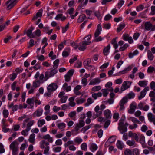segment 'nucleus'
Listing matches in <instances>:
<instances>
[{
	"label": "nucleus",
	"mask_w": 155,
	"mask_h": 155,
	"mask_svg": "<svg viewBox=\"0 0 155 155\" xmlns=\"http://www.w3.org/2000/svg\"><path fill=\"white\" fill-rule=\"evenodd\" d=\"M57 69L54 68L52 69L50 72L48 71L45 72V74L44 81H46L50 77L54 76L57 73Z\"/></svg>",
	"instance_id": "1"
},
{
	"label": "nucleus",
	"mask_w": 155,
	"mask_h": 155,
	"mask_svg": "<svg viewBox=\"0 0 155 155\" xmlns=\"http://www.w3.org/2000/svg\"><path fill=\"white\" fill-rule=\"evenodd\" d=\"M10 148L12 150L13 155H17L18 148L17 142L15 141L13 142L10 145Z\"/></svg>",
	"instance_id": "2"
},
{
	"label": "nucleus",
	"mask_w": 155,
	"mask_h": 155,
	"mask_svg": "<svg viewBox=\"0 0 155 155\" xmlns=\"http://www.w3.org/2000/svg\"><path fill=\"white\" fill-rule=\"evenodd\" d=\"M145 29L147 31H155V25H152L150 22H147L144 24Z\"/></svg>",
	"instance_id": "3"
},
{
	"label": "nucleus",
	"mask_w": 155,
	"mask_h": 155,
	"mask_svg": "<svg viewBox=\"0 0 155 155\" xmlns=\"http://www.w3.org/2000/svg\"><path fill=\"white\" fill-rule=\"evenodd\" d=\"M34 28V27L31 26L28 30L24 31V34H26L27 36L30 38H34L35 37V35L32 33V31Z\"/></svg>",
	"instance_id": "4"
},
{
	"label": "nucleus",
	"mask_w": 155,
	"mask_h": 155,
	"mask_svg": "<svg viewBox=\"0 0 155 155\" xmlns=\"http://www.w3.org/2000/svg\"><path fill=\"white\" fill-rule=\"evenodd\" d=\"M74 142L71 140H69L64 144L65 147H68L69 150L72 151H75L76 150V147L73 145Z\"/></svg>",
	"instance_id": "5"
},
{
	"label": "nucleus",
	"mask_w": 155,
	"mask_h": 155,
	"mask_svg": "<svg viewBox=\"0 0 155 155\" xmlns=\"http://www.w3.org/2000/svg\"><path fill=\"white\" fill-rule=\"evenodd\" d=\"M85 42L82 41L79 43L78 47V49L79 50L84 51L86 48V46L90 45L91 43V42L85 43Z\"/></svg>",
	"instance_id": "6"
},
{
	"label": "nucleus",
	"mask_w": 155,
	"mask_h": 155,
	"mask_svg": "<svg viewBox=\"0 0 155 155\" xmlns=\"http://www.w3.org/2000/svg\"><path fill=\"white\" fill-rule=\"evenodd\" d=\"M58 85L56 83H53L50 84L47 87V90L48 92H53L56 90Z\"/></svg>",
	"instance_id": "7"
},
{
	"label": "nucleus",
	"mask_w": 155,
	"mask_h": 155,
	"mask_svg": "<svg viewBox=\"0 0 155 155\" xmlns=\"http://www.w3.org/2000/svg\"><path fill=\"white\" fill-rule=\"evenodd\" d=\"M128 101V98L127 97H124L120 101L119 103V105L120 106V110H123L125 107L124 106V104Z\"/></svg>",
	"instance_id": "8"
},
{
	"label": "nucleus",
	"mask_w": 155,
	"mask_h": 155,
	"mask_svg": "<svg viewBox=\"0 0 155 155\" xmlns=\"http://www.w3.org/2000/svg\"><path fill=\"white\" fill-rule=\"evenodd\" d=\"M131 83V82L130 81H124L121 87V90L123 91L129 88L130 87Z\"/></svg>",
	"instance_id": "9"
},
{
	"label": "nucleus",
	"mask_w": 155,
	"mask_h": 155,
	"mask_svg": "<svg viewBox=\"0 0 155 155\" xmlns=\"http://www.w3.org/2000/svg\"><path fill=\"white\" fill-rule=\"evenodd\" d=\"M17 2H15L11 1H7L6 3L5 4L7 6V9L9 10L11 9L13 7H14L16 4Z\"/></svg>",
	"instance_id": "10"
},
{
	"label": "nucleus",
	"mask_w": 155,
	"mask_h": 155,
	"mask_svg": "<svg viewBox=\"0 0 155 155\" xmlns=\"http://www.w3.org/2000/svg\"><path fill=\"white\" fill-rule=\"evenodd\" d=\"M102 30L101 25L100 24H99L97 27V28L94 34V38H97L101 34V31Z\"/></svg>",
	"instance_id": "11"
},
{
	"label": "nucleus",
	"mask_w": 155,
	"mask_h": 155,
	"mask_svg": "<svg viewBox=\"0 0 155 155\" xmlns=\"http://www.w3.org/2000/svg\"><path fill=\"white\" fill-rule=\"evenodd\" d=\"M71 41L69 40H64L63 41V42L61 43L58 46V48L59 50H61L64 48V46L63 45V44H64L65 45H69V43Z\"/></svg>",
	"instance_id": "12"
},
{
	"label": "nucleus",
	"mask_w": 155,
	"mask_h": 155,
	"mask_svg": "<svg viewBox=\"0 0 155 155\" xmlns=\"http://www.w3.org/2000/svg\"><path fill=\"white\" fill-rule=\"evenodd\" d=\"M128 136L129 137L134 138L137 142H138L139 137L136 134L133 133L131 131H129L128 133Z\"/></svg>",
	"instance_id": "13"
},
{
	"label": "nucleus",
	"mask_w": 155,
	"mask_h": 155,
	"mask_svg": "<svg viewBox=\"0 0 155 155\" xmlns=\"http://www.w3.org/2000/svg\"><path fill=\"white\" fill-rule=\"evenodd\" d=\"M43 111V110L41 108L37 109L33 114V117H35L41 116L42 114Z\"/></svg>",
	"instance_id": "14"
},
{
	"label": "nucleus",
	"mask_w": 155,
	"mask_h": 155,
	"mask_svg": "<svg viewBox=\"0 0 155 155\" xmlns=\"http://www.w3.org/2000/svg\"><path fill=\"white\" fill-rule=\"evenodd\" d=\"M81 86L80 85H77L75 87L74 90V92L76 95H80L81 94V93L79 90L81 89Z\"/></svg>",
	"instance_id": "15"
},
{
	"label": "nucleus",
	"mask_w": 155,
	"mask_h": 155,
	"mask_svg": "<svg viewBox=\"0 0 155 155\" xmlns=\"http://www.w3.org/2000/svg\"><path fill=\"white\" fill-rule=\"evenodd\" d=\"M104 116L106 119H110L111 117V111L109 109L106 110L104 112Z\"/></svg>",
	"instance_id": "16"
},
{
	"label": "nucleus",
	"mask_w": 155,
	"mask_h": 155,
	"mask_svg": "<svg viewBox=\"0 0 155 155\" xmlns=\"http://www.w3.org/2000/svg\"><path fill=\"white\" fill-rule=\"evenodd\" d=\"M110 44L108 45L106 47H104L103 51V53L104 55L107 56L109 54L110 52Z\"/></svg>",
	"instance_id": "17"
},
{
	"label": "nucleus",
	"mask_w": 155,
	"mask_h": 155,
	"mask_svg": "<svg viewBox=\"0 0 155 155\" xmlns=\"http://www.w3.org/2000/svg\"><path fill=\"white\" fill-rule=\"evenodd\" d=\"M98 147V146L96 144L92 143L90 144L89 149L91 152H94L97 150Z\"/></svg>",
	"instance_id": "18"
},
{
	"label": "nucleus",
	"mask_w": 155,
	"mask_h": 155,
	"mask_svg": "<svg viewBox=\"0 0 155 155\" xmlns=\"http://www.w3.org/2000/svg\"><path fill=\"white\" fill-rule=\"evenodd\" d=\"M136 106L133 104H131L130 106V109L128 110V112L130 114H132L134 112L136 109Z\"/></svg>",
	"instance_id": "19"
},
{
	"label": "nucleus",
	"mask_w": 155,
	"mask_h": 155,
	"mask_svg": "<svg viewBox=\"0 0 155 155\" xmlns=\"http://www.w3.org/2000/svg\"><path fill=\"white\" fill-rule=\"evenodd\" d=\"M148 117L149 121L150 122H153L155 125V117L153 116L152 113H149L148 114Z\"/></svg>",
	"instance_id": "20"
},
{
	"label": "nucleus",
	"mask_w": 155,
	"mask_h": 155,
	"mask_svg": "<svg viewBox=\"0 0 155 155\" xmlns=\"http://www.w3.org/2000/svg\"><path fill=\"white\" fill-rule=\"evenodd\" d=\"M101 80L99 78H95L91 80L89 84V85H94L97 83H99L100 82Z\"/></svg>",
	"instance_id": "21"
},
{
	"label": "nucleus",
	"mask_w": 155,
	"mask_h": 155,
	"mask_svg": "<svg viewBox=\"0 0 155 155\" xmlns=\"http://www.w3.org/2000/svg\"><path fill=\"white\" fill-rule=\"evenodd\" d=\"M43 138L45 140H47L48 142L51 143H52L53 141V138L51 137L49 134H47L44 136L43 137Z\"/></svg>",
	"instance_id": "22"
},
{
	"label": "nucleus",
	"mask_w": 155,
	"mask_h": 155,
	"mask_svg": "<svg viewBox=\"0 0 155 155\" xmlns=\"http://www.w3.org/2000/svg\"><path fill=\"white\" fill-rule=\"evenodd\" d=\"M35 134L34 133L31 134L30 136L28 139L29 142L33 144H34L35 143Z\"/></svg>",
	"instance_id": "23"
},
{
	"label": "nucleus",
	"mask_w": 155,
	"mask_h": 155,
	"mask_svg": "<svg viewBox=\"0 0 155 155\" xmlns=\"http://www.w3.org/2000/svg\"><path fill=\"white\" fill-rule=\"evenodd\" d=\"M86 17L85 14H82L80 15L77 21V22L81 23L86 18Z\"/></svg>",
	"instance_id": "24"
},
{
	"label": "nucleus",
	"mask_w": 155,
	"mask_h": 155,
	"mask_svg": "<svg viewBox=\"0 0 155 155\" xmlns=\"http://www.w3.org/2000/svg\"><path fill=\"white\" fill-rule=\"evenodd\" d=\"M62 89L63 90L68 92L71 90V87L70 86H68L67 83H65L63 86Z\"/></svg>",
	"instance_id": "25"
},
{
	"label": "nucleus",
	"mask_w": 155,
	"mask_h": 155,
	"mask_svg": "<svg viewBox=\"0 0 155 155\" xmlns=\"http://www.w3.org/2000/svg\"><path fill=\"white\" fill-rule=\"evenodd\" d=\"M116 38H114L111 41V44L113 45L114 48L115 49H116L118 48V46L117 41H116Z\"/></svg>",
	"instance_id": "26"
},
{
	"label": "nucleus",
	"mask_w": 155,
	"mask_h": 155,
	"mask_svg": "<svg viewBox=\"0 0 155 155\" xmlns=\"http://www.w3.org/2000/svg\"><path fill=\"white\" fill-rule=\"evenodd\" d=\"M126 143L130 147H133L136 146V144L134 140H128L127 141Z\"/></svg>",
	"instance_id": "27"
},
{
	"label": "nucleus",
	"mask_w": 155,
	"mask_h": 155,
	"mask_svg": "<svg viewBox=\"0 0 155 155\" xmlns=\"http://www.w3.org/2000/svg\"><path fill=\"white\" fill-rule=\"evenodd\" d=\"M117 146L119 149L122 150L124 147V145L122 142L119 140H118L117 143Z\"/></svg>",
	"instance_id": "28"
},
{
	"label": "nucleus",
	"mask_w": 155,
	"mask_h": 155,
	"mask_svg": "<svg viewBox=\"0 0 155 155\" xmlns=\"http://www.w3.org/2000/svg\"><path fill=\"white\" fill-rule=\"evenodd\" d=\"M132 68V67L131 66H129L127 68H125L124 70L120 71L119 73L122 74L127 73L128 71H130Z\"/></svg>",
	"instance_id": "29"
},
{
	"label": "nucleus",
	"mask_w": 155,
	"mask_h": 155,
	"mask_svg": "<svg viewBox=\"0 0 155 155\" xmlns=\"http://www.w3.org/2000/svg\"><path fill=\"white\" fill-rule=\"evenodd\" d=\"M40 82L39 80H35L33 83L32 87L34 88H36L40 86Z\"/></svg>",
	"instance_id": "30"
},
{
	"label": "nucleus",
	"mask_w": 155,
	"mask_h": 155,
	"mask_svg": "<svg viewBox=\"0 0 155 155\" xmlns=\"http://www.w3.org/2000/svg\"><path fill=\"white\" fill-rule=\"evenodd\" d=\"M147 81L146 80L140 81L138 83V84L141 87H144L147 85Z\"/></svg>",
	"instance_id": "31"
},
{
	"label": "nucleus",
	"mask_w": 155,
	"mask_h": 155,
	"mask_svg": "<svg viewBox=\"0 0 155 155\" xmlns=\"http://www.w3.org/2000/svg\"><path fill=\"white\" fill-rule=\"evenodd\" d=\"M66 124L64 123H61L57 124V127L58 129L61 130V131L64 130L66 127Z\"/></svg>",
	"instance_id": "32"
},
{
	"label": "nucleus",
	"mask_w": 155,
	"mask_h": 155,
	"mask_svg": "<svg viewBox=\"0 0 155 155\" xmlns=\"http://www.w3.org/2000/svg\"><path fill=\"white\" fill-rule=\"evenodd\" d=\"M118 129L121 134H123L127 131V127H125L123 126L121 127H118Z\"/></svg>",
	"instance_id": "33"
},
{
	"label": "nucleus",
	"mask_w": 155,
	"mask_h": 155,
	"mask_svg": "<svg viewBox=\"0 0 155 155\" xmlns=\"http://www.w3.org/2000/svg\"><path fill=\"white\" fill-rule=\"evenodd\" d=\"M147 57L148 59L150 61L153 60L154 58V55L150 50L147 51Z\"/></svg>",
	"instance_id": "34"
},
{
	"label": "nucleus",
	"mask_w": 155,
	"mask_h": 155,
	"mask_svg": "<svg viewBox=\"0 0 155 155\" xmlns=\"http://www.w3.org/2000/svg\"><path fill=\"white\" fill-rule=\"evenodd\" d=\"M68 51L64 50L62 53V55L64 57H68L70 54V49L69 48H67Z\"/></svg>",
	"instance_id": "35"
},
{
	"label": "nucleus",
	"mask_w": 155,
	"mask_h": 155,
	"mask_svg": "<svg viewBox=\"0 0 155 155\" xmlns=\"http://www.w3.org/2000/svg\"><path fill=\"white\" fill-rule=\"evenodd\" d=\"M74 142L77 144H79L83 141V140L81 138L77 137L74 140Z\"/></svg>",
	"instance_id": "36"
},
{
	"label": "nucleus",
	"mask_w": 155,
	"mask_h": 155,
	"mask_svg": "<svg viewBox=\"0 0 155 155\" xmlns=\"http://www.w3.org/2000/svg\"><path fill=\"white\" fill-rule=\"evenodd\" d=\"M95 112L93 114V117L94 118H96L100 116L102 113V110H101L99 111H97Z\"/></svg>",
	"instance_id": "37"
},
{
	"label": "nucleus",
	"mask_w": 155,
	"mask_h": 155,
	"mask_svg": "<svg viewBox=\"0 0 155 155\" xmlns=\"http://www.w3.org/2000/svg\"><path fill=\"white\" fill-rule=\"evenodd\" d=\"M34 120H31L28 122L26 125V128L28 130H30L31 129V127L34 124Z\"/></svg>",
	"instance_id": "38"
},
{
	"label": "nucleus",
	"mask_w": 155,
	"mask_h": 155,
	"mask_svg": "<svg viewBox=\"0 0 155 155\" xmlns=\"http://www.w3.org/2000/svg\"><path fill=\"white\" fill-rule=\"evenodd\" d=\"M34 100V97H32V98H28L26 102L30 105H32V106H33Z\"/></svg>",
	"instance_id": "39"
},
{
	"label": "nucleus",
	"mask_w": 155,
	"mask_h": 155,
	"mask_svg": "<svg viewBox=\"0 0 155 155\" xmlns=\"http://www.w3.org/2000/svg\"><path fill=\"white\" fill-rule=\"evenodd\" d=\"M94 15L97 17L98 19L101 20L102 17L101 14L100 12L99 11H96L94 12Z\"/></svg>",
	"instance_id": "40"
},
{
	"label": "nucleus",
	"mask_w": 155,
	"mask_h": 155,
	"mask_svg": "<svg viewBox=\"0 0 155 155\" xmlns=\"http://www.w3.org/2000/svg\"><path fill=\"white\" fill-rule=\"evenodd\" d=\"M81 148L82 150L84 151H86L87 150V147L86 143H83L81 145Z\"/></svg>",
	"instance_id": "41"
},
{
	"label": "nucleus",
	"mask_w": 155,
	"mask_h": 155,
	"mask_svg": "<svg viewBox=\"0 0 155 155\" xmlns=\"http://www.w3.org/2000/svg\"><path fill=\"white\" fill-rule=\"evenodd\" d=\"M146 93L143 90L140 92V95L138 96V99L140 100L143 98L145 96Z\"/></svg>",
	"instance_id": "42"
},
{
	"label": "nucleus",
	"mask_w": 155,
	"mask_h": 155,
	"mask_svg": "<svg viewBox=\"0 0 155 155\" xmlns=\"http://www.w3.org/2000/svg\"><path fill=\"white\" fill-rule=\"evenodd\" d=\"M124 155H132V152L131 150L129 149H127L124 151Z\"/></svg>",
	"instance_id": "43"
},
{
	"label": "nucleus",
	"mask_w": 155,
	"mask_h": 155,
	"mask_svg": "<svg viewBox=\"0 0 155 155\" xmlns=\"http://www.w3.org/2000/svg\"><path fill=\"white\" fill-rule=\"evenodd\" d=\"M140 142L142 145L144 144L145 143V137L143 135H141L140 137Z\"/></svg>",
	"instance_id": "44"
},
{
	"label": "nucleus",
	"mask_w": 155,
	"mask_h": 155,
	"mask_svg": "<svg viewBox=\"0 0 155 155\" xmlns=\"http://www.w3.org/2000/svg\"><path fill=\"white\" fill-rule=\"evenodd\" d=\"M37 42L35 41V42L34 40L33 39H31L30 40L29 42V45L28 46V48H29L30 47H33L35 45V44Z\"/></svg>",
	"instance_id": "45"
},
{
	"label": "nucleus",
	"mask_w": 155,
	"mask_h": 155,
	"mask_svg": "<svg viewBox=\"0 0 155 155\" xmlns=\"http://www.w3.org/2000/svg\"><path fill=\"white\" fill-rule=\"evenodd\" d=\"M129 46V45L127 43L125 44L123 46L119 48L120 51H124Z\"/></svg>",
	"instance_id": "46"
},
{
	"label": "nucleus",
	"mask_w": 155,
	"mask_h": 155,
	"mask_svg": "<svg viewBox=\"0 0 155 155\" xmlns=\"http://www.w3.org/2000/svg\"><path fill=\"white\" fill-rule=\"evenodd\" d=\"M45 123V121L44 119L39 120L38 121V125L39 127H41Z\"/></svg>",
	"instance_id": "47"
},
{
	"label": "nucleus",
	"mask_w": 155,
	"mask_h": 155,
	"mask_svg": "<svg viewBox=\"0 0 155 155\" xmlns=\"http://www.w3.org/2000/svg\"><path fill=\"white\" fill-rule=\"evenodd\" d=\"M125 27L124 24H120L118 27L117 29V31L118 32H120Z\"/></svg>",
	"instance_id": "48"
},
{
	"label": "nucleus",
	"mask_w": 155,
	"mask_h": 155,
	"mask_svg": "<svg viewBox=\"0 0 155 155\" xmlns=\"http://www.w3.org/2000/svg\"><path fill=\"white\" fill-rule=\"evenodd\" d=\"M135 96V94L133 92H131L128 94L126 97H127V98L129 99L134 98Z\"/></svg>",
	"instance_id": "49"
},
{
	"label": "nucleus",
	"mask_w": 155,
	"mask_h": 155,
	"mask_svg": "<svg viewBox=\"0 0 155 155\" xmlns=\"http://www.w3.org/2000/svg\"><path fill=\"white\" fill-rule=\"evenodd\" d=\"M59 60L58 59H57L54 61L53 63V68H54L55 69H57L58 67L59 63Z\"/></svg>",
	"instance_id": "50"
},
{
	"label": "nucleus",
	"mask_w": 155,
	"mask_h": 155,
	"mask_svg": "<svg viewBox=\"0 0 155 155\" xmlns=\"http://www.w3.org/2000/svg\"><path fill=\"white\" fill-rule=\"evenodd\" d=\"M101 88V87L100 86H94L92 88L91 91H97L100 90Z\"/></svg>",
	"instance_id": "51"
},
{
	"label": "nucleus",
	"mask_w": 155,
	"mask_h": 155,
	"mask_svg": "<svg viewBox=\"0 0 155 155\" xmlns=\"http://www.w3.org/2000/svg\"><path fill=\"white\" fill-rule=\"evenodd\" d=\"M17 76V74L15 73H12L10 75V79L12 81H13L16 78Z\"/></svg>",
	"instance_id": "52"
},
{
	"label": "nucleus",
	"mask_w": 155,
	"mask_h": 155,
	"mask_svg": "<svg viewBox=\"0 0 155 155\" xmlns=\"http://www.w3.org/2000/svg\"><path fill=\"white\" fill-rule=\"evenodd\" d=\"M91 62V60L90 58H88L84 62L83 64L84 67L89 65Z\"/></svg>",
	"instance_id": "53"
},
{
	"label": "nucleus",
	"mask_w": 155,
	"mask_h": 155,
	"mask_svg": "<svg viewBox=\"0 0 155 155\" xmlns=\"http://www.w3.org/2000/svg\"><path fill=\"white\" fill-rule=\"evenodd\" d=\"M69 27V23H68L65 26L64 28L62 27V32L63 33H65L68 29Z\"/></svg>",
	"instance_id": "54"
},
{
	"label": "nucleus",
	"mask_w": 155,
	"mask_h": 155,
	"mask_svg": "<svg viewBox=\"0 0 155 155\" xmlns=\"http://www.w3.org/2000/svg\"><path fill=\"white\" fill-rule=\"evenodd\" d=\"M2 113L4 117L6 118L8 117L9 114V112L7 110H4Z\"/></svg>",
	"instance_id": "55"
},
{
	"label": "nucleus",
	"mask_w": 155,
	"mask_h": 155,
	"mask_svg": "<svg viewBox=\"0 0 155 155\" xmlns=\"http://www.w3.org/2000/svg\"><path fill=\"white\" fill-rule=\"evenodd\" d=\"M116 139V137L115 136H112L109 137L108 139V140L110 143L114 142Z\"/></svg>",
	"instance_id": "56"
},
{
	"label": "nucleus",
	"mask_w": 155,
	"mask_h": 155,
	"mask_svg": "<svg viewBox=\"0 0 155 155\" xmlns=\"http://www.w3.org/2000/svg\"><path fill=\"white\" fill-rule=\"evenodd\" d=\"M124 0H120L117 5V6L119 9H120L124 4Z\"/></svg>",
	"instance_id": "57"
},
{
	"label": "nucleus",
	"mask_w": 155,
	"mask_h": 155,
	"mask_svg": "<svg viewBox=\"0 0 155 155\" xmlns=\"http://www.w3.org/2000/svg\"><path fill=\"white\" fill-rule=\"evenodd\" d=\"M34 34H35V36H36L38 37H39L41 35V31L40 29H37L34 32Z\"/></svg>",
	"instance_id": "58"
},
{
	"label": "nucleus",
	"mask_w": 155,
	"mask_h": 155,
	"mask_svg": "<svg viewBox=\"0 0 155 155\" xmlns=\"http://www.w3.org/2000/svg\"><path fill=\"white\" fill-rule=\"evenodd\" d=\"M119 114L118 113H115L114 114L113 116V118L115 119V120L116 121H117L118 120V118H119Z\"/></svg>",
	"instance_id": "59"
},
{
	"label": "nucleus",
	"mask_w": 155,
	"mask_h": 155,
	"mask_svg": "<svg viewBox=\"0 0 155 155\" xmlns=\"http://www.w3.org/2000/svg\"><path fill=\"white\" fill-rule=\"evenodd\" d=\"M68 98V97L67 96H63L61 97L60 101L62 103H64L66 102V100Z\"/></svg>",
	"instance_id": "60"
},
{
	"label": "nucleus",
	"mask_w": 155,
	"mask_h": 155,
	"mask_svg": "<svg viewBox=\"0 0 155 155\" xmlns=\"http://www.w3.org/2000/svg\"><path fill=\"white\" fill-rule=\"evenodd\" d=\"M91 127V125H89L87 126H86L83 127L81 130V131L83 133H85V132L89 129Z\"/></svg>",
	"instance_id": "61"
},
{
	"label": "nucleus",
	"mask_w": 155,
	"mask_h": 155,
	"mask_svg": "<svg viewBox=\"0 0 155 155\" xmlns=\"http://www.w3.org/2000/svg\"><path fill=\"white\" fill-rule=\"evenodd\" d=\"M85 67L86 68L91 71H93L95 69V68L94 66L90 65H87Z\"/></svg>",
	"instance_id": "62"
},
{
	"label": "nucleus",
	"mask_w": 155,
	"mask_h": 155,
	"mask_svg": "<svg viewBox=\"0 0 155 155\" xmlns=\"http://www.w3.org/2000/svg\"><path fill=\"white\" fill-rule=\"evenodd\" d=\"M154 70V68L153 67L150 66L147 69V72L148 73H152Z\"/></svg>",
	"instance_id": "63"
},
{
	"label": "nucleus",
	"mask_w": 155,
	"mask_h": 155,
	"mask_svg": "<svg viewBox=\"0 0 155 155\" xmlns=\"http://www.w3.org/2000/svg\"><path fill=\"white\" fill-rule=\"evenodd\" d=\"M150 88L155 91V82L152 81L150 84Z\"/></svg>",
	"instance_id": "64"
}]
</instances>
